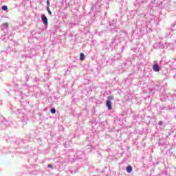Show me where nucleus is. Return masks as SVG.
<instances>
[{
    "label": "nucleus",
    "instance_id": "1",
    "mask_svg": "<svg viewBox=\"0 0 176 176\" xmlns=\"http://www.w3.org/2000/svg\"><path fill=\"white\" fill-rule=\"evenodd\" d=\"M76 155L77 156V159H85V152L82 151H77Z\"/></svg>",
    "mask_w": 176,
    "mask_h": 176
},
{
    "label": "nucleus",
    "instance_id": "2",
    "mask_svg": "<svg viewBox=\"0 0 176 176\" xmlns=\"http://www.w3.org/2000/svg\"><path fill=\"white\" fill-rule=\"evenodd\" d=\"M41 21H43V24H45V25H47V24H49V22L47 21V17H46V15L45 14L41 15Z\"/></svg>",
    "mask_w": 176,
    "mask_h": 176
},
{
    "label": "nucleus",
    "instance_id": "3",
    "mask_svg": "<svg viewBox=\"0 0 176 176\" xmlns=\"http://www.w3.org/2000/svg\"><path fill=\"white\" fill-rule=\"evenodd\" d=\"M153 70L155 72H159V71H160V66H159L158 64H155L153 66Z\"/></svg>",
    "mask_w": 176,
    "mask_h": 176
},
{
    "label": "nucleus",
    "instance_id": "4",
    "mask_svg": "<svg viewBox=\"0 0 176 176\" xmlns=\"http://www.w3.org/2000/svg\"><path fill=\"white\" fill-rule=\"evenodd\" d=\"M106 107H107L109 110L112 109V102L111 100H107L106 102Z\"/></svg>",
    "mask_w": 176,
    "mask_h": 176
},
{
    "label": "nucleus",
    "instance_id": "5",
    "mask_svg": "<svg viewBox=\"0 0 176 176\" xmlns=\"http://www.w3.org/2000/svg\"><path fill=\"white\" fill-rule=\"evenodd\" d=\"M126 171L129 173H131L133 171V167H131V166H128L126 167Z\"/></svg>",
    "mask_w": 176,
    "mask_h": 176
},
{
    "label": "nucleus",
    "instance_id": "6",
    "mask_svg": "<svg viewBox=\"0 0 176 176\" xmlns=\"http://www.w3.org/2000/svg\"><path fill=\"white\" fill-rule=\"evenodd\" d=\"M80 60H81L82 61V60H85V54L81 53L80 54Z\"/></svg>",
    "mask_w": 176,
    "mask_h": 176
},
{
    "label": "nucleus",
    "instance_id": "7",
    "mask_svg": "<svg viewBox=\"0 0 176 176\" xmlns=\"http://www.w3.org/2000/svg\"><path fill=\"white\" fill-rule=\"evenodd\" d=\"M8 28H9V25H8V23H4V24L3 25V28H2V30H5V29Z\"/></svg>",
    "mask_w": 176,
    "mask_h": 176
},
{
    "label": "nucleus",
    "instance_id": "8",
    "mask_svg": "<svg viewBox=\"0 0 176 176\" xmlns=\"http://www.w3.org/2000/svg\"><path fill=\"white\" fill-rule=\"evenodd\" d=\"M47 11L48 12L50 16H52V11L50 10V8H49V6L47 7Z\"/></svg>",
    "mask_w": 176,
    "mask_h": 176
},
{
    "label": "nucleus",
    "instance_id": "9",
    "mask_svg": "<svg viewBox=\"0 0 176 176\" xmlns=\"http://www.w3.org/2000/svg\"><path fill=\"white\" fill-rule=\"evenodd\" d=\"M50 112L51 113H53V114L56 113V109L54 108L51 109Z\"/></svg>",
    "mask_w": 176,
    "mask_h": 176
},
{
    "label": "nucleus",
    "instance_id": "10",
    "mask_svg": "<svg viewBox=\"0 0 176 176\" xmlns=\"http://www.w3.org/2000/svg\"><path fill=\"white\" fill-rule=\"evenodd\" d=\"M2 10H8V6H2Z\"/></svg>",
    "mask_w": 176,
    "mask_h": 176
},
{
    "label": "nucleus",
    "instance_id": "11",
    "mask_svg": "<svg viewBox=\"0 0 176 176\" xmlns=\"http://www.w3.org/2000/svg\"><path fill=\"white\" fill-rule=\"evenodd\" d=\"M47 167H48V168H52V169H53V165H52V164H48V165H47Z\"/></svg>",
    "mask_w": 176,
    "mask_h": 176
},
{
    "label": "nucleus",
    "instance_id": "12",
    "mask_svg": "<svg viewBox=\"0 0 176 176\" xmlns=\"http://www.w3.org/2000/svg\"><path fill=\"white\" fill-rule=\"evenodd\" d=\"M18 113H21V109L16 110V115H18Z\"/></svg>",
    "mask_w": 176,
    "mask_h": 176
},
{
    "label": "nucleus",
    "instance_id": "13",
    "mask_svg": "<svg viewBox=\"0 0 176 176\" xmlns=\"http://www.w3.org/2000/svg\"><path fill=\"white\" fill-rule=\"evenodd\" d=\"M158 124H159L160 126H162V124H163V122L160 121V122H158Z\"/></svg>",
    "mask_w": 176,
    "mask_h": 176
},
{
    "label": "nucleus",
    "instance_id": "14",
    "mask_svg": "<svg viewBox=\"0 0 176 176\" xmlns=\"http://www.w3.org/2000/svg\"><path fill=\"white\" fill-rule=\"evenodd\" d=\"M47 6H50V3L49 2V1H47Z\"/></svg>",
    "mask_w": 176,
    "mask_h": 176
},
{
    "label": "nucleus",
    "instance_id": "15",
    "mask_svg": "<svg viewBox=\"0 0 176 176\" xmlns=\"http://www.w3.org/2000/svg\"><path fill=\"white\" fill-rule=\"evenodd\" d=\"M109 99H110V100H113V96H109Z\"/></svg>",
    "mask_w": 176,
    "mask_h": 176
}]
</instances>
